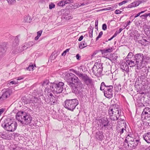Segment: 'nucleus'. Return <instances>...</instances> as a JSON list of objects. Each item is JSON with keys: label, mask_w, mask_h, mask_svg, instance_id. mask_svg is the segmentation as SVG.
Returning a JSON list of instances; mask_svg holds the SVG:
<instances>
[{"label": "nucleus", "mask_w": 150, "mask_h": 150, "mask_svg": "<svg viewBox=\"0 0 150 150\" xmlns=\"http://www.w3.org/2000/svg\"><path fill=\"white\" fill-rule=\"evenodd\" d=\"M107 28V25H106V24L105 23L103 24L102 25V29L104 30H106Z\"/></svg>", "instance_id": "nucleus-50"}, {"label": "nucleus", "mask_w": 150, "mask_h": 150, "mask_svg": "<svg viewBox=\"0 0 150 150\" xmlns=\"http://www.w3.org/2000/svg\"><path fill=\"white\" fill-rule=\"evenodd\" d=\"M135 55H134L132 52H130L129 53L128 55L125 58V60L127 59H134Z\"/></svg>", "instance_id": "nucleus-28"}, {"label": "nucleus", "mask_w": 150, "mask_h": 150, "mask_svg": "<svg viewBox=\"0 0 150 150\" xmlns=\"http://www.w3.org/2000/svg\"><path fill=\"white\" fill-rule=\"evenodd\" d=\"M55 7V5L54 4L51 3L50 4L49 6V8L50 9H52L53 8H54Z\"/></svg>", "instance_id": "nucleus-45"}, {"label": "nucleus", "mask_w": 150, "mask_h": 150, "mask_svg": "<svg viewBox=\"0 0 150 150\" xmlns=\"http://www.w3.org/2000/svg\"><path fill=\"white\" fill-rule=\"evenodd\" d=\"M76 57L77 59L79 60L80 59V58L81 57V56L79 54H77L76 55Z\"/></svg>", "instance_id": "nucleus-60"}, {"label": "nucleus", "mask_w": 150, "mask_h": 150, "mask_svg": "<svg viewBox=\"0 0 150 150\" xmlns=\"http://www.w3.org/2000/svg\"><path fill=\"white\" fill-rule=\"evenodd\" d=\"M6 43L4 42L1 45H0V53H2L4 54L6 52Z\"/></svg>", "instance_id": "nucleus-20"}, {"label": "nucleus", "mask_w": 150, "mask_h": 150, "mask_svg": "<svg viewBox=\"0 0 150 150\" xmlns=\"http://www.w3.org/2000/svg\"><path fill=\"white\" fill-rule=\"evenodd\" d=\"M19 36V35H18L15 38L13 36H12L11 38H12L13 39L15 38L13 42L14 43H13V45L14 46H16L18 45L19 41L18 38V37Z\"/></svg>", "instance_id": "nucleus-23"}, {"label": "nucleus", "mask_w": 150, "mask_h": 150, "mask_svg": "<svg viewBox=\"0 0 150 150\" xmlns=\"http://www.w3.org/2000/svg\"><path fill=\"white\" fill-rule=\"evenodd\" d=\"M122 11L118 9L116 10L115 11V13L116 14H119L121 13Z\"/></svg>", "instance_id": "nucleus-53"}, {"label": "nucleus", "mask_w": 150, "mask_h": 150, "mask_svg": "<svg viewBox=\"0 0 150 150\" xmlns=\"http://www.w3.org/2000/svg\"><path fill=\"white\" fill-rule=\"evenodd\" d=\"M101 122L102 127L103 128L105 129H106L108 126L109 121L108 120V119L106 117H104L100 120Z\"/></svg>", "instance_id": "nucleus-15"}, {"label": "nucleus", "mask_w": 150, "mask_h": 150, "mask_svg": "<svg viewBox=\"0 0 150 150\" xmlns=\"http://www.w3.org/2000/svg\"><path fill=\"white\" fill-rule=\"evenodd\" d=\"M64 4H65V5L66 4H69V1H67V0H64Z\"/></svg>", "instance_id": "nucleus-64"}, {"label": "nucleus", "mask_w": 150, "mask_h": 150, "mask_svg": "<svg viewBox=\"0 0 150 150\" xmlns=\"http://www.w3.org/2000/svg\"><path fill=\"white\" fill-rule=\"evenodd\" d=\"M69 49H66L64 51V52L62 53V56L65 55L67 52H69Z\"/></svg>", "instance_id": "nucleus-47"}, {"label": "nucleus", "mask_w": 150, "mask_h": 150, "mask_svg": "<svg viewBox=\"0 0 150 150\" xmlns=\"http://www.w3.org/2000/svg\"><path fill=\"white\" fill-rule=\"evenodd\" d=\"M108 86H109L105 84L104 82H103L101 83V84L100 88V90L101 91H103L104 89H105V88Z\"/></svg>", "instance_id": "nucleus-30"}, {"label": "nucleus", "mask_w": 150, "mask_h": 150, "mask_svg": "<svg viewBox=\"0 0 150 150\" xmlns=\"http://www.w3.org/2000/svg\"><path fill=\"white\" fill-rule=\"evenodd\" d=\"M149 115H150V108H145L142 114V118L144 120H147L148 119V117Z\"/></svg>", "instance_id": "nucleus-13"}, {"label": "nucleus", "mask_w": 150, "mask_h": 150, "mask_svg": "<svg viewBox=\"0 0 150 150\" xmlns=\"http://www.w3.org/2000/svg\"><path fill=\"white\" fill-rule=\"evenodd\" d=\"M17 124L16 122H13L11 119H6L2 124V126L8 131L13 132L16 129Z\"/></svg>", "instance_id": "nucleus-5"}, {"label": "nucleus", "mask_w": 150, "mask_h": 150, "mask_svg": "<svg viewBox=\"0 0 150 150\" xmlns=\"http://www.w3.org/2000/svg\"><path fill=\"white\" fill-rule=\"evenodd\" d=\"M98 19H96L95 21V28L96 29H97V30L98 29Z\"/></svg>", "instance_id": "nucleus-49"}, {"label": "nucleus", "mask_w": 150, "mask_h": 150, "mask_svg": "<svg viewBox=\"0 0 150 150\" xmlns=\"http://www.w3.org/2000/svg\"><path fill=\"white\" fill-rule=\"evenodd\" d=\"M143 138L147 143L150 144V132L144 134L143 135Z\"/></svg>", "instance_id": "nucleus-19"}, {"label": "nucleus", "mask_w": 150, "mask_h": 150, "mask_svg": "<svg viewBox=\"0 0 150 150\" xmlns=\"http://www.w3.org/2000/svg\"><path fill=\"white\" fill-rule=\"evenodd\" d=\"M57 52L54 51L52 54L50 56V58L51 60H54L57 57Z\"/></svg>", "instance_id": "nucleus-32"}, {"label": "nucleus", "mask_w": 150, "mask_h": 150, "mask_svg": "<svg viewBox=\"0 0 150 150\" xmlns=\"http://www.w3.org/2000/svg\"><path fill=\"white\" fill-rule=\"evenodd\" d=\"M144 66L143 67L140 69H141L142 71L143 72V73H144V74H143L144 75H145L146 74H147V72H146V67H144Z\"/></svg>", "instance_id": "nucleus-43"}, {"label": "nucleus", "mask_w": 150, "mask_h": 150, "mask_svg": "<svg viewBox=\"0 0 150 150\" xmlns=\"http://www.w3.org/2000/svg\"><path fill=\"white\" fill-rule=\"evenodd\" d=\"M147 42V41L146 39L142 40V45H146L147 43H146Z\"/></svg>", "instance_id": "nucleus-48"}, {"label": "nucleus", "mask_w": 150, "mask_h": 150, "mask_svg": "<svg viewBox=\"0 0 150 150\" xmlns=\"http://www.w3.org/2000/svg\"><path fill=\"white\" fill-rule=\"evenodd\" d=\"M2 95L0 96V101L4 100L9 98L10 96L11 92L8 89H3L1 91Z\"/></svg>", "instance_id": "nucleus-11"}, {"label": "nucleus", "mask_w": 150, "mask_h": 150, "mask_svg": "<svg viewBox=\"0 0 150 150\" xmlns=\"http://www.w3.org/2000/svg\"><path fill=\"white\" fill-rule=\"evenodd\" d=\"M143 54L142 53H138L135 55L134 59L138 69H141L145 65V63H143Z\"/></svg>", "instance_id": "nucleus-7"}, {"label": "nucleus", "mask_w": 150, "mask_h": 150, "mask_svg": "<svg viewBox=\"0 0 150 150\" xmlns=\"http://www.w3.org/2000/svg\"><path fill=\"white\" fill-rule=\"evenodd\" d=\"M42 30H40L38 31L37 33V35L40 37L42 34Z\"/></svg>", "instance_id": "nucleus-51"}, {"label": "nucleus", "mask_w": 150, "mask_h": 150, "mask_svg": "<svg viewBox=\"0 0 150 150\" xmlns=\"http://www.w3.org/2000/svg\"><path fill=\"white\" fill-rule=\"evenodd\" d=\"M115 88H116V89L117 88V91H120L121 89V85L119 83H118L117 84H115Z\"/></svg>", "instance_id": "nucleus-39"}, {"label": "nucleus", "mask_w": 150, "mask_h": 150, "mask_svg": "<svg viewBox=\"0 0 150 150\" xmlns=\"http://www.w3.org/2000/svg\"><path fill=\"white\" fill-rule=\"evenodd\" d=\"M72 18L71 16H68L67 17H65L64 18L66 20H69L71 19Z\"/></svg>", "instance_id": "nucleus-57"}, {"label": "nucleus", "mask_w": 150, "mask_h": 150, "mask_svg": "<svg viewBox=\"0 0 150 150\" xmlns=\"http://www.w3.org/2000/svg\"><path fill=\"white\" fill-rule=\"evenodd\" d=\"M144 17L143 18H146L147 16H146V13H145V14L142 15H141V16H140V17Z\"/></svg>", "instance_id": "nucleus-59"}, {"label": "nucleus", "mask_w": 150, "mask_h": 150, "mask_svg": "<svg viewBox=\"0 0 150 150\" xmlns=\"http://www.w3.org/2000/svg\"><path fill=\"white\" fill-rule=\"evenodd\" d=\"M24 21L25 22L30 23L32 21V19L31 18L30 16L28 15L25 17Z\"/></svg>", "instance_id": "nucleus-33"}, {"label": "nucleus", "mask_w": 150, "mask_h": 150, "mask_svg": "<svg viewBox=\"0 0 150 150\" xmlns=\"http://www.w3.org/2000/svg\"><path fill=\"white\" fill-rule=\"evenodd\" d=\"M95 137L98 140L102 141L104 137L103 132L100 131L96 132L95 135Z\"/></svg>", "instance_id": "nucleus-16"}, {"label": "nucleus", "mask_w": 150, "mask_h": 150, "mask_svg": "<svg viewBox=\"0 0 150 150\" xmlns=\"http://www.w3.org/2000/svg\"><path fill=\"white\" fill-rule=\"evenodd\" d=\"M8 4L10 5H14L16 3V0H6Z\"/></svg>", "instance_id": "nucleus-36"}, {"label": "nucleus", "mask_w": 150, "mask_h": 150, "mask_svg": "<svg viewBox=\"0 0 150 150\" xmlns=\"http://www.w3.org/2000/svg\"><path fill=\"white\" fill-rule=\"evenodd\" d=\"M64 107L71 111H73L76 107L79 104V101L77 99H66L64 102Z\"/></svg>", "instance_id": "nucleus-6"}, {"label": "nucleus", "mask_w": 150, "mask_h": 150, "mask_svg": "<svg viewBox=\"0 0 150 150\" xmlns=\"http://www.w3.org/2000/svg\"><path fill=\"white\" fill-rule=\"evenodd\" d=\"M64 3V0H62L58 3V5L59 6H63L65 5V4Z\"/></svg>", "instance_id": "nucleus-42"}, {"label": "nucleus", "mask_w": 150, "mask_h": 150, "mask_svg": "<svg viewBox=\"0 0 150 150\" xmlns=\"http://www.w3.org/2000/svg\"><path fill=\"white\" fill-rule=\"evenodd\" d=\"M112 89L113 86L111 85L105 88V89L103 91L104 96L108 98H111L113 95Z\"/></svg>", "instance_id": "nucleus-10"}, {"label": "nucleus", "mask_w": 150, "mask_h": 150, "mask_svg": "<svg viewBox=\"0 0 150 150\" xmlns=\"http://www.w3.org/2000/svg\"><path fill=\"white\" fill-rule=\"evenodd\" d=\"M116 7L114 6H112L110 7H108L107 8H106L105 9V10H113L115 9V8H116Z\"/></svg>", "instance_id": "nucleus-37"}, {"label": "nucleus", "mask_w": 150, "mask_h": 150, "mask_svg": "<svg viewBox=\"0 0 150 150\" xmlns=\"http://www.w3.org/2000/svg\"><path fill=\"white\" fill-rule=\"evenodd\" d=\"M42 85L47 92L52 91L54 93L57 94L62 92L64 89V83L62 82L57 83H50L49 81L45 80L43 82Z\"/></svg>", "instance_id": "nucleus-2"}, {"label": "nucleus", "mask_w": 150, "mask_h": 150, "mask_svg": "<svg viewBox=\"0 0 150 150\" xmlns=\"http://www.w3.org/2000/svg\"><path fill=\"white\" fill-rule=\"evenodd\" d=\"M83 38V35H81L78 39V40L79 41H81Z\"/></svg>", "instance_id": "nucleus-63"}, {"label": "nucleus", "mask_w": 150, "mask_h": 150, "mask_svg": "<svg viewBox=\"0 0 150 150\" xmlns=\"http://www.w3.org/2000/svg\"><path fill=\"white\" fill-rule=\"evenodd\" d=\"M113 47H110L108 49H106L103 50H100L102 54L107 53L108 52H111L113 51Z\"/></svg>", "instance_id": "nucleus-21"}, {"label": "nucleus", "mask_w": 150, "mask_h": 150, "mask_svg": "<svg viewBox=\"0 0 150 150\" xmlns=\"http://www.w3.org/2000/svg\"><path fill=\"white\" fill-rule=\"evenodd\" d=\"M126 60L127 63L130 67H132L136 65V61L134 59H127Z\"/></svg>", "instance_id": "nucleus-18"}, {"label": "nucleus", "mask_w": 150, "mask_h": 150, "mask_svg": "<svg viewBox=\"0 0 150 150\" xmlns=\"http://www.w3.org/2000/svg\"><path fill=\"white\" fill-rule=\"evenodd\" d=\"M128 1H129L128 0H125L123 1L122 2H120V3H119V5L120 6L122 5L123 4H124L127 3L128 2Z\"/></svg>", "instance_id": "nucleus-44"}, {"label": "nucleus", "mask_w": 150, "mask_h": 150, "mask_svg": "<svg viewBox=\"0 0 150 150\" xmlns=\"http://www.w3.org/2000/svg\"><path fill=\"white\" fill-rule=\"evenodd\" d=\"M143 63L146 62L150 59V57L148 54L143 55Z\"/></svg>", "instance_id": "nucleus-31"}, {"label": "nucleus", "mask_w": 150, "mask_h": 150, "mask_svg": "<svg viewBox=\"0 0 150 150\" xmlns=\"http://www.w3.org/2000/svg\"><path fill=\"white\" fill-rule=\"evenodd\" d=\"M33 67H34L33 65V64H32L31 65H29L28 67L26 68V69L27 70L30 71L33 70Z\"/></svg>", "instance_id": "nucleus-40"}, {"label": "nucleus", "mask_w": 150, "mask_h": 150, "mask_svg": "<svg viewBox=\"0 0 150 150\" xmlns=\"http://www.w3.org/2000/svg\"><path fill=\"white\" fill-rule=\"evenodd\" d=\"M0 135L1 137L2 138L5 139L6 137V136L3 133H1Z\"/></svg>", "instance_id": "nucleus-54"}, {"label": "nucleus", "mask_w": 150, "mask_h": 150, "mask_svg": "<svg viewBox=\"0 0 150 150\" xmlns=\"http://www.w3.org/2000/svg\"><path fill=\"white\" fill-rule=\"evenodd\" d=\"M5 110V109L3 108L0 109V116L3 113Z\"/></svg>", "instance_id": "nucleus-55"}, {"label": "nucleus", "mask_w": 150, "mask_h": 150, "mask_svg": "<svg viewBox=\"0 0 150 150\" xmlns=\"http://www.w3.org/2000/svg\"><path fill=\"white\" fill-rule=\"evenodd\" d=\"M138 6H139V4H138L137 2L136 1H134L133 3H132L129 4L126 7V8H132V7H136Z\"/></svg>", "instance_id": "nucleus-25"}, {"label": "nucleus", "mask_w": 150, "mask_h": 150, "mask_svg": "<svg viewBox=\"0 0 150 150\" xmlns=\"http://www.w3.org/2000/svg\"><path fill=\"white\" fill-rule=\"evenodd\" d=\"M103 69L102 64L98 62L95 63L92 70L94 75L96 76H98L102 74Z\"/></svg>", "instance_id": "nucleus-8"}, {"label": "nucleus", "mask_w": 150, "mask_h": 150, "mask_svg": "<svg viewBox=\"0 0 150 150\" xmlns=\"http://www.w3.org/2000/svg\"><path fill=\"white\" fill-rule=\"evenodd\" d=\"M18 83V82L17 81H12L9 82V83H8V84H17Z\"/></svg>", "instance_id": "nucleus-46"}, {"label": "nucleus", "mask_w": 150, "mask_h": 150, "mask_svg": "<svg viewBox=\"0 0 150 150\" xmlns=\"http://www.w3.org/2000/svg\"><path fill=\"white\" fill-rule=\"evenodd\" d=\"M122 30L123 29L122 28H120L119 29V30L118 31H116L115 32L117 34H118L122 31Z\"/></svg>", "instance_id": "nucleus-56"}, {"label": "nucleus", "mask_w": 150, "mask_h": 150, "mask_svg": "<svg viewBox=\"0 0 150 150\" xmlns=\"http://www.w3.org/2000/svg\"><path fill=\"white\" fill-rule=\"evenodd\" d=\"M126 23H127V24L126 25V27H127L128 25H130V23H131V21H128Z\"/></svg>", "instance_id": "nucleus-62"}, {"label": "nucleus", "mask_w": 150, "mask_h": 150, "mask_svg": "<svg viewBox=\"0 0 150 150\" xmlns=\"http://www.w3.org/2000/svg\"><path fill=\"white\" fill-rule=\"evenodd\" d=\"M120 68L123 71H125L126 73H128L129 71V68L127 64L125 62H122L120 65Z\"/></svg>", "instance_id": "nucleus-17"}, {"label": "nucleus", "mask_w": 150, "mask_h": 150, "mask_svg": "<svg viewBox=\"0 0 150 150\" xmlns=\"http://www.w3.org/2000/svg\"><path fill=\"white\" fill-rule=\"evenodd\" d=\"M39 98L35 97L34 96H32L30 99V102L33 103H37L39 100Z\"/></svg>", "instance_id": "nucleus-26"}, {"label": "nucleus", "mask_w": 150, "mask_h": 150, "mask_svg": "<svg viewBox=\"0 0 150 150\" xmlns=\"http://www.w3.org/2000/svg\"><path fill=\"white\" fill-rule=\"evenodd\" d=\"M140 35L139 34H137V35H134V40H135V42H137V40L139 39V37H140Z\"/></svg>", "instance_id": "nucleus-38"}, {"label": "nucleus", "mask_w": 150, "mask_h": 150, "mask_svg": "<svg viewBox=\"0 0 150 150\" xmlns=\"http://www.w3.org/2000/svg\"><path fill=\"white\" fill-rule=\"evenodd\" d=\"M139 93L141 94H145L146 93L145 91H139Z\"/></svg>", "instance_id": "nucleus-61"}, {"label": "nucleus", "mask_w": 150, "mask_h": 150, "mask_svg": "<svg viewBox=\"0 0 150 150\" xmlns=\"http://www.w3.org/2000/svg\"><path fill=\"white\" fill-rule=\"evenodd\" d=\"M125 126L123 128H121L119 127V129H117V132L119 133H120V135L122 134L124 132V131H126V124L124 125Z\"/></svg>", "instance_id": "nucleus-24"}, {"label": "nucleus", "mask_w": 150, "mask_h": 150, "mask_svg": "<svg viewBox=\"0 0 150 150\" xmlns=\"http://www.w3.org/2000/svg\"><path fill=\"white\" fill-rule=\"evenodd\" d=\"M82 79L85 84L88 86H90L92 84L93 81L92 79L89 77L86 74H84V76Z\"/></svg>", "instance_id": "nucleus-14"}, {"label": "nucleus", "mask_w": 150, "mask_h": 150, "mask_svg": "<svg viewBox=\"0 0 150 150\" xmlns=\"http://www.w3.org/2000/svg\"><path fill=\"white\" fill-rule=\"evenodd\" d=\"M119 106L116 104L111 105L108 110V114L110 119L115 121L118 119L121 114V110L118 108Z\"/></svg>", "instance_id": "nucleus-3"}, {"label": "nucleus", "mask_w": 150, "mask_h": 150, "mask_svg": "<svg viewBox=\"0 0 150 150\" xmlns=\"http://www.w3.org/2000/svg\"><path fill=\"white\" fill-rule=\"evenodd\" d=\"M99 51L98 50H96L95 51L92 55L91 56L93 57H94L95 55H96L98 52Z\"/></svg>", "instance_id": "nucleus-52"}, {"label": "nucleus", "mask_w": 150, "mask_h": 150, "mask_svg": "<svg viewBox=\"0 0 150 150\" xmlns=\"http://www.w3.org/2000/svg\"><path fill=\"white\" fill-rule=\"evenodd\" d=\"M47 96L45 99L46 102L50 105H54L57 103V98L54 97L50 92H47Z\"/></svg>", "instance_id": "nucleus-9"}, {"label": "nucleus", "mask_w": 150, "mask_h": 150, "mask_svg": "<svg viewBox=\"0 0 150 150\" xmlns=\"http://www.w3.org/2000/svg\"><path fill=\"white\" fill-rule=\"evenodd\" d=\"M73 72L77 75L80 78H81V79L84 75V74H83L80 73L79 71L73 70Z\"/></svg>", "instance_id": "nucleus-27"}, {"label": "nucleus", "mask_w": 150, "mask_h": 150, "mask_svg": "<svg viewBox=\"0 0 150 150\" xmlns=\"http://www.w3.org/2000/svg\"><path fill=\"white\" fill-rule=\"evenodd\" d=\"M118 57V56H117V54L113 53L110 55V56L108 59L110 60L112 62L116 60Z\"/></svg>", "instance_id": "nucleus-22"}, {"label": "nucleus", "mask_w": 150, "mask_h": 150, "mask_svg": "<svg viewBox=\"0 0 150 150\" xmlns=\"http://www.w3.org/2000/svg\"><path fill=\"white\" fill-rule=\"evenodd\" d=\"M89 37L92 38L93 37V27L90 26L89 27Z\"/></svg>", "instance_id": "nucleus-35"}, {"label": "nucleus", "mask_w": 150, "mask_h": 150, "mask_svg": "<svg viewBox=\"0 0 150 150\" xmlns=\"http://www.w3.org/2000/svg\"><path fill=\"white\" fill-rule=\"evenodd\" d=\"M86 46L87 44H86L85 42L84 41L81 42V43L79 44V48L82 49Z\"/></svg>", "instance_id": "nucleus-34"}, {"label": "nucleus", "mask_w": 150, "mask_h": 150, "mask_svg": "<svg viewBox=\"0 0 150 150\" xmlns=\"http://www.w3.org/2000/svg\"><path fill=\"white\" fill-rule=\"evenodd\" d=\"M16 117L23 124L27 125L31 123L32 118L30 114L24 112L17 113Z\"/></svg>", "instance_id": "nucleus-4"}, {"label": "nucleus", "mask_w": 150, "mask_h": 150, "mask_svg": "<svg viewBox=\"0 0 150 150\" xmlns=\"http://www.w3.org/2000/svg\"><path fill=\"white\" fill-rule=\"evenodd\" d=\"M132 135V134H131V133L128 134L125 140V142L127 143L128 144L129 143V141H130V139H130L131 138Z\"/></svg>", "instance_id": "nucleus-29"}, {"label": "nucleus", "mask_w": 150, "mask_h": 150, "mask_svg": "<svg viewBox=\"0 0 150 150\" xmlns=\"http://www.w3.org/2000/svg\"><path fill=\"white\" fill-rule=\"evenodd\" d=\"M103 32L102 31H100L99 33L98 36L96 38V41L98 40V39L99 38H100L101 37V36H102V35H103Z\"/></svg>", "instance_id": "nucleus-41"}, {"label": "nucleus", "mask_w": 150, "mask_h": 150, "mask_svg": "<svg viewBox=\"0 0 150 150\" xmlns=\"http://www.w3.org/2000/svg\"><path fill=\"white\" fill-rule=\"evenodd\" d=\"M130 139L128 146L132 149H135L138 144L139 140L133 138L132 136Z\"/></svg>", "instance_id": "nucleus-12"}, {"label": "nucleus", "mask_w": 150, "mask_h": 150, "mask_svg": "<svg viewBox=\"0 0 150 150\" xmlns=\"http://www.w3.org/2000/svg\"><path fill=\"white\" fill-rule=\"evenodd\" d=\"M64 79L68 83L74 93L80 96L82 95V84L74 74L71 73L66 74Z\"/></svg>", "instance_id": "nucleus-1"}, {"label": "nucleus", "mask_w": 150, "mask_h": 150, "mask_svg": "<svg viewBox=\"0 0 150 150\" xmlns=\"http://www.w3.org/2000/svg\"><path fill=\"white\" fill-rule=\"evenodd\" d=\"M148 122H147V123L148 124V125L149 126H150V115L149 116V117H148Z\"/></svg>", "instance_id": "nucleus-58"}]
</instances>
